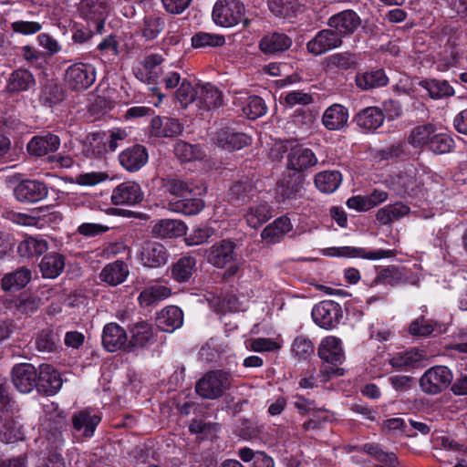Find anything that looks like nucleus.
Instances as JSON below:
<instances>
[{
	"label": "nucleus",
	"mask_w": 467,
	"mask_h": 467,
	"mask_svg": "<svg viewBox=\"0 0 467 467\" xmlns=\"http://www.w3.org/2000/svg\"><path fill=\"white\" fill-rule=\"evenodd\" d=\"M453 148L454 140L450 135L436 131L427 149L435 154H445L451 152Z\"/></svg>",
	"instance_id": "61"
},
{
	"label": "nucleus",
	"mask_w": 467,
	"mask_h": 467,
	"mask_svg": "<svg viewBox=\"0 0 467 467\" xmlns=\"http://www.w3.org/2000/svg\"><path fill=\"white\" fill-rule=\"evenodd\" d=\"M233 376L230 371L214 369L206 372L195 384L196 393L205 400H217L231 388Z\"/></svg>",
	"instance_id": "2"
},
{
	"label": "nucleus",
	"mask_w": 467,
	"mask_h": 467,
	"mask_svg": "<svg viewBox=\"0 0 467 467\" xmlns=\"http://www.w3.org/2000/svg\"><path fill=\"white\" fill-rule=\"evenodd\" d=\"M165 28L164 19L158 15H149L143 18L141 35L146 40L155 39Z\"/></svg>",
	"instance_id": "53"
},
{
	"label": "nucleus",
	"mask_w": 467,
	"mask_h": 467,
	"mask_svg": "<svg viewBox=\"0 0 467 467\" xmlns=\"http://www.w3.org/2000/svg\"><path fill=\"white\" fill-rule=\"evenodd\" d=\"M162 188L172 196L171 199L187 197L192 190L187 182L178 178L162 179Z\"/></svg>",
	"instance_id": "60"
},
{
	"label": "nucleus",
	"mask_w": 467,
	"mask_h": 467,
	"mask_svg": "<svg viewBox=\"0 0 467 467\" xmlns=\"http://www.w3.org/2000/svg\"><path fill=\"white\" fill-rule=\"evenodd\" d=\"M163 60L162 56L159 54H150L146 56L142 62L144 72L142 70H139L138 73H136V77L142 79L145 75L148 83L155 82L159 78L161 73V68L159 67Z\"/></svg>",
	"instance_id": "50"
},
{
	"label": "nucleus",
	"mask_w": 467,
	"mask_h": 467,
	"mask_svg": "<svg viewBox=\"0 0 467 467\" xmlns=\"http://www.w3.org/2000/svg\"><path fill=\"white\" fill-rule=\"evenodd\" d=\"M170 296V289L166 286H152L143 290L139 296V302L142 306H149Z\"/></svg>",
	"instance_id": "62"
},
{
	"label": "nucleus",
	"mask_w": 467,
	"mask_h": 467,
	"mask_svg": "<svg viewBox=\"0 0 467 467\" xmlns=\"http://www.w3.org/2000/svg\"><path fill=\"white\" fill-rule=\"evenodd\" d=\"M409 213L410 208L407 205L396 202L380 208L377 212L376 219L380 225H388L406 216Z\"/></svg>",
	"instance_id": "46"
},
{
	"label": "nucleus",
	"mask_w": 467,
	"mask_h": 467,
	"mask_svg": "<svg viewBox=\"0 0 467 467\" xmlns=\"http://www.w3.org/2000/svg\"><path fill=\"white\" fill-rule=\"evenodd\" d=\"M185 233L184 223L175 219H161L151 227V234L156 238H177Z\"/></svg>",
	"instance_id": "35"
},
{
	"label": "nucleus",
	"mask_w": 467,
	"mask_h": 467,
	"mask_svg": "<svg viewBox=\"0 0 467 467\" xmlns=\"http://www.w3.org/2000/svg\"><path fill=\"white\" fill-rule=\"evenodd\" d=\"M293 44L292 38L279 31L265 34L259 41L258 47L265 55L277 56L287 51Z\"/></svg>",
	"instance_id": "19"
},
{
	"label": "nucleus",
	"mask_w": 467,
	"mask_h": 467,
	"mask_svg": "<svg viewBox=\"0 0 467 467\" xmlns=\"http://www.w3.org/2000/svg\"><path fill=\"white\" fill-rule=\"evenodd\" d=\"M129 268L127 264L121 260L106 265L100 274L99 279L111 286L122 284L129 275Z\"/></svg>",
	"instance_id": "38"
},
{
	"label": "nucleus",
	"mask_w": 467,
	"mask_h": 467,
	"mask_svg": "<svg viewBox=\"0 0 467 467\" xmlns=\"http://www.w3.org/2000/svg\"><path fill=\"white\" fill-rule=\"evenodd\" d=\"M421 358L422 354L418 350H410L394 355L390 358L389 364L395 368H401L414 366V364L421 360Z\"/></svg>",
	"instance_id": "63"
},
{
	"label": "nucleus",
	"mask_w": 467,
	"mask_h": 467,
	"mask_svg": "<svg viewBox=\"0 0 467 467\" xmlns=\"http://www.w3.org/2000/svg\"><path fill=\"white\" fill-rule=\"evenodd\" d=\"M11 379L18 391L30 393L37 385V369L30 363L16 364L11 370Z\"/></svg>",
	"instance_id": "14"
},
{
	"label": "nucleus",
	"mask_w": 467,
	"mask_h": 467,
	"mask_svg": "<svg viewBox=\"0 0 467 467\" xmlns=\"http://www.w3.org/2000/svg\"><path fill=\"white\" fill-rule=\"evenodd\" d=\"M420 85L428 91L431 98L435 99L454 94L453 88L446 80L425 79L421 80Z\"/></svg>",
	"instance_id": "54"
},
{
	"label": "nucleus",
	"mask_w": 467,
	"mask_h": 467,
	"mask_svg": "<svg viewBox=\"0 0 467 467\" xmlns=\"http://www.w3.org/2000/svg\"><path fill=\"white\" fill-rule=\"evenodd\" d=\"M36 349L42 354L56 353L61 348L59 336L51 328H45L35 337Z\"/></svg>",
	"instance_id": "45"
},
{
	"label": "nucleus",
	"mask_w": 467,
	"mask_h": 467,
	"mask_svg": "<svg viewBox=\"0 0 467 467\" xmlns=\"http://www.w3.org/2000/svg\"><path fill=\"white\" fill-rule=\"evenodd\" d=\"M130 339L127 352H131L137 348H144L153 340L152 326L147 321L140 320L129 326Z\"/></svg>",
	"instance_id": "28"
},
{
	"label": "nucleus",
	"mask_w": 467,
	"mask_h": 467,
	"mask_svg": "<svg viewBox=\"0 0 467 467\" xmlns=\"http://www.w3.org/2000/svg\"><path fill=\"white\" fill-rule=\"evenodd\" d=\"M100 420V416L93 414L88 409L74 413L71 419L74 431L82 432V436L85 438H90L94 435Z\"/></svg>",
	"instance_id": "31"
},
{
	"label": "nucleus",
	"mask_w": 467,
	"mask_h": 467,
	"mask_svg": "<svg viewBox=\"0 0 467 467\" xmlns=\"http://www.w3.org/2000/svg\"><path fill=\"white\" fill-rule=\"evenodd\" d=\"M65 98L63 87L56 82H47L42 88L40 102L47 107L52 108L59 104Z\"/></svg>",
	"instance_id": "52"
},
{
	"label": "nucleus",
	"mask_w": 467,
	"mask_h": 467,
	"mask_svg": "<svg viewBox=\"0 0 467 467\" xmlns=\"http://www.w3.org/2000/svg\"><path fill=\"white\" fill-rule=\"evenodd\" d=\"M342 182V175L338 171H325L315 176L317 188L325 193L334 192Z\"/></svg>",
	"instance_id": "49"
},
{
	"label": "nucleus",
	"mask_w": 467,
	"mask_h": 467,
	"mask_svg": "<svg viewBox=\"0 0 467 467\" xmlns=\"http://www.w3.org/2000/svg\"><path fill=\"white\" fill-rule=\"evenodd\" d=\"M292 230L290 219L286 216H281L268 224L261 233L263 240L268 244H275L288 232Z\"/></svg>",
	"instance_id": "44"
},
{
	"label": "nucleus",
	"mask_w": 467,
	"mask_h": 467,
	"mask_svg": "<svg viewBox=\"0 0 467 467\" xmlns=\"http://www.w3.org/2000/svg\"><path fill=\"white\" fill-rule=\"evenodd\" d=\"M32 278L29 268L22 266L15 271L6 273L1 279V287L5 292L18 291L26 286Z\"/></svg>",
	"instance_id": "36"
},
{
	"label": "nucleus",
	"mask_w": 467,
	"mask_h": 467,
	"mask_svg": "<svg viewBox=\"0 0 467 467\" xmlns=\"http://www.w3.org/2000/svg\"><path fill=\"white\" fill-rule=\"evenodd\" d=\"M295 176L296 178L294 179L293 176L288 175L277 182L276 197L279 201L284 202L294 197L298 192L303 178L301 175Z\"/></svg>",
	"instance_id": "51"
},
{
	"label": "nucleus",
	"mask_w": 467,
	"mask_h": 467,
	"mask_svg": "<svg viewBox=\"0 0 467 467\" xmlns=\"http://www.w3.org/2000/svg\"><path fill=\"white\" fill-rule=\"evenodd\" d=\"M197 273V260L191 255L179 258L172 264L171 269V278L179 283H191Z\"/></svg>",
	"instance_id": "33"
},
{
	"label": "nucleus",
	"mask_w": 467,
	"mask_h": 467,
	"mask_svg": "<svg viewBox=\"0 0 467 467\" xmlns=\"http://www.w3.org/2000/svg\"><path fill=\"white\" fill-rule=\"evenodd\" d=\"M170 257L168 249L161 243L148 242L140 252L142 265L149 268H158L167 264Z\"/></svg>",
	"instance_id": "23"
},
{
	"label": "nucleus",
	"mask_w": 467,
	"mask_h": 467,
	"mask_svg": "<svg viewBox=\"0 0 467 467\" xmlns=\"http://www.w3.org/2000/svg\"><path fill=\"white\" fill-rule=\"evenodd\" d=\"M317 162L318 160L311 149L295 144L286 155L285 167L302 176V173L315 167Z\"/></svg>",
	"instance_id": "11"
},
{
	"label": "nucleus",
	"mask_w": 467,
	"mask_h": 467,
	"mask_svg": "<svg viewBox=\"0 0 467 467\" xmlns=\"http://www.w3.org/2000/svg\"><path fill=\"white\" fill-rule=\"evenodd\" d=\"M60 147V138L51 132L34 136L26 145L29 155L43 157L56 152Z\"/></svg>",
	"instance_id": "21"
},
{
	"label": "nucleus",
	"mask_w": 467,
	"mask_h": 467,
	"mask_svg": "<svg viewBox=\"0 0 467 467\" xmlns=\"http://www.w3.org/2000/svg\"><path fill=\"white\" fill-rule=\"evenodd\" d=\"M37 391L45 396H53L62 387V379L59 372L49 364H42L37 371Z\"/></svg>",
	"instance_id": "17"
},
{
	"label": "nucleus",
	"mask_w": 467,
	"mask_h": 467,
	"mask_svg": "<svg viewBox=\"0 0 467 467\" xmlns=\"http://www.w3.org/2000/svg\"><path fill=\"white\" fill-rule=\"evenodd\" d=\"M327 63L329 67L346 71L357 67L358 57L357 55L352 52H339L327 57Z\"/></svg>",
	"instance_id": "56"
},
{
	"label": "nucleus",
	"mask_w": 467,
	"mask_h": 467,
	"mask_svg": "<svg viewBox=\"0 0 467 467\" xmlns=\"http://www.w3.org/2000/svg\"><path fill=\"white\" fill-rule=\"evenodd\" d=\"M168 207L174 213H180L185 215H195L204 207L202 199L197 196V193L191 190V194L180 199H171Z\"/></svg>",
	"instance_id": "34"
},
{
	"label": "nucleus",
	"mask_w": 467,
	"mask_h": 467,
	"mask_svg": "<svg viewBox=\"0 0 467 467\" xmlns=\"http://www.w3.org/2000/svg\"><path fill=\"white\" fill-rule=\"evenodd\" d=\"M343 45L337 35L331 27L319 30L315 36L306 43V50L313 56H321L328 51L337 49Z\"/></svg>",
	"instance_id": "13"
},
{
	"label": "nucleus",
	"mask_w": 467,
	"mask_h": 467,
	"mask_svg": "<svg viewBox=\"0 0 467 467\" xmlns=\"http://www.w3.org/2000/svg\"><path fill=\"white\" fill-rule=\"evenodd\" d=\"M453 374L446 366H434L427 369L420 379L421 390L435 395L445 390L452 382Z\"/></svg>",
	"instance_id": "6"
},
{
	"label": "nucleus",
	"mask_w": 467,
	"mask_h": 467,
	"mask_svg": "<svg viewBox=\"0 0 467 467\" xmlns=\"http://www.w3.org/2000/svg\"><path fill=\"white\" fill-rule=\"evenodd\" d=\"M196 104L200 109L212 110L223 105V94L211 83L197 85Z\"/></svg>",
	"instance_id": "26"
},
{
	"label": "nucleus",
	"mask_w": 467,
	"mask_h": 467,
	"mask_svg": "<svg viewBox=\"0 0 467 467\" xmlns=\"http://www.w3.org/2000/svg\"><path fill=\"white\" fill-rule=\"evenodd\" d=\"M96 80V69L93 65L75 63L65 73V81L69 88L76 91L88 89Z\"/></svg>",
	"instance_id": "7"
},
{
	"label": "nucleus",
	"mask_w": 467,
	"mask_h": 467,
	"mask_svg": "<svg viewBox=\"0 0 467 467\" xmlns=\"http://www.w3.org/2000/svg\"><path fill=\"white\" fill-rule=\"evenodd\" d=\"M48 195L47 184L36 179L20 181L14 188V196L21 203H36Z\"/></svg>",
	"instance_id": "9"
},
{
	"label": "nucleus",
	"mask_w": 467,
	"mask_h": 467,
	"mask_svg": "<svg viewBox=\"0 0 467 467\" xmlns=\"http://www.w3.org/2000/svg\"><path fill=\"white\" fill-rule=\"evenodd\" d=\"M236 244L231 240H222L214 244L209 250L208 262L217 268L228 266L225 275L233 276L238 271L236 265Z\"/></svg>",
	"instance_id": "5"
},
{
	"label": "nucleus",
	"mask_w": 467,
	"mask_h": 467,
	"mask_svg": "<svg viewBox=\"0 0 467 467\" xmlns=\"http://www.w3.org/2000/svg\"><path fill=\"white\" fill-rule=\"evenodd\" d=\"M266 105L264 99L258 96H251L248 98L246 105L243 108L244 113L250 119H255L266 113Z\"/></svg>",
	"instance_id": "64"
},
{
	"label": "nucleus",
	"mask_w": 467,
	"mask_h": 467,
	"mask_svg": "<svg viewBox=\"0 0 467 467\" xmlns=\"http://www.w3.org/2000/svg\"><path fill=\"white\" fill-rule=\"evenodd\" d=\"M216 144L226 150L234 151L241 150L252 143V138L231 127H225L217 131Z\"/></svg>",
	"instance_id": "20"
},
{
	"label": "nucleus",
	"mask_w": 467,
	"mask_h": 467,
	"mask_svg": "<svg viewBox=\"0 0 467 467\" xmlns=\"http://www.w3.org/2000/svg\"><path fill=\"white\" fill-rule=\"evenodd\" d=\"M47 249V240L33 236L26 237L17 246L19 255L26 258L39 256L46 253Z\"/></svg>",
	"instance_id": "47"
},
{
	"label": "nucleus",
	"mask_w": 467,
	"mask_h": 467,
	"mask_svg": "<svg viewBox=\"0 0 467 467\" xmlns=\"http://www.w3.org/2000/svg\"><path fill=\"white\" fill-rule=\"evenodd\" d=\"M41 305V298L34 294L21 293L15 300L16 310L26 316H31L37 311Z\"/></svg>",
	"instance_id": "55"
},
{
	"label": "nucleus",
	"mask_w": 467,
	"mask_h": 467,
	"mask_svg": "<svg viewBox=\"0 0 467 467\" xmlns=\"http://www.w3.org/2000/svg\"><path fill=\"white\" fill-rule=\"evenodd\" d=\"M273 209L265 201H259L251 207L244 214L247 224L254 229L262 226L272 216Z\"/></svg>",
	"instance_id": "42"
},
{
	"label": "nucleus",
	"mask_w": 467,
	"mask_h": 467,
	"mask_svg": "<svg viewBox=\"0 0 467 467\" xmlns=\"http://www.w3.org/2000/svg\"><path fill=\"white\" fill-rule=\"evenodd\" d=\"M348 119V110L342 105L333 104L323 114L322 122L329 130H339L344 128Z\"/></svg>",
	"instance_id": "39"
},
{
	"label": "nucleus",
	"mask_w": 467,
	"mask_h": 467,
	"mask_svg": "<svg viewBox=\"0 0 467 467\" xmlns=\"http://www.w3.org/2000/svg\"><path fill=\"white\" fill-rule=\"evenodd\" d=\"M144 199L140 185L133 181L121 182L114 188L111 202L115 205H135Z\"/></svg>",
	"instance_id": "16"
},
{
	"label": "nucleus",
	"mask_w": 467,
	"mask_h": 467,
	"mask_svg": "<svg viewBox=\"0 0 467 467\" xmlns=\"http://www.w3.org/2000/svg\"><path fill=\"white\" fill-rule=\"evenodd\" d=\"M183 324V312L176 306H168L157 313L156 326L164 332L171 333Z\"/></svg>",
	"instance_id": "30"
},
{
	"label": "nucleus",
	"mask_w": 467,
	"mask_h": 467,
	"mask_svg": "<svg viewBox=\"0 0 467 467\" xmlns=\"http://www.w3.org/2000/svg\"><path fill=\"white\" fill-rule=\"evenodd\" d=\"M18 411L0 414V441L14 443L24 439L23 426Z\"/></svg>",
	"instance_id": "22"
},
{
	"label": "nucleus",
	"mask_w": 467,
	"mask_h": 467,
	"mask_svg": "<svg viewBox=\"0 0 467 467\" xmlns=\"http://www.w3.org/2000/svg\"><path fill=\"white\" fill-rule=\"evenodd\" d=\"M355 83L361 90H369L385 87L389 78L382 68L358 72L355 77Z\"/></svg>",
	"instance_id": "37"
},
{
	"label": "nucleus",
	"mask_w": 467,
	"mask_h": 467,
	"mask_svg": "<svg viewBox=\"0 0 467 467\" xmlns=\"http://www.w3.org/2000/svg\"><path fill=\"white\" fill-rule=\"evenodd\" d=\"M245 7L239 0H218L213 9V22L223 27H232L243 22L246 27L249 20L244 18Z\"/></svg>",
	"instance_id": "4"
},
{
	"label": "nucleus",
	"mask_w": 467,
	"mask_h": 467,
	"mask_svg": "<svg viewBox=\"0 0 467 467\" xmlns=\"http://www.w3.org/2000/svg\"><path fill=\"white\" fill-rule=\"evenodd\" d=\"M314 322L324 329H333L343 317L342 307L332 300H324L317 304L312 309Z\"/></svg>",
	"instance_id": "10"
},
{
	"label": "nucleus",
	"mask_w": 467,
	"mask_h": 467,
	"mask_svg": "<svg viewBox=\"0 0 467 467\" xmlns=\"http://www.w3.org/2000/svg\"><path fill=\"white\" fill-rule=\"evenodd\" d=\"M270 12L276 17L291 19L303 12L299 0H267Z\"/></svg>",
	"instance_id": "40"
},
{
	"label": "nucleus",
	"mask_w": 467,
	"mask_h": 467,
	"mask_svg": "<svg viewBox=\"0 0 467 467\" xmlns=\"http://www.w3.org/2000/svg\"><path fill=\"white\" fill-rule=\"evenodd\" d=\"M361 18L352 9H346L328 17L327 26L331 27L337 36L343 40L353 36L361 26Z\"/></svg>",
	"instance_id": "8"
},
{
	"label": "nucleus",
	"mask_w": 467,
	"mask_h": 467,
	"mask_svg": "<svg viewBox=\"0 0 467 467\" xmlns=\"http://www.w3.org/2000/svg\"><path fill=\"white\" fill-rule=\"evenodd\" d=\"M385 119L383 110L379 107H367L354 117L357 125L365 131L374 132L382 126Z\"/></svg>",
	"instance_id": "29"
},
{
	"label": "nucleus",
	"mask_w": 467,
	"mask_h": 467,
	"mask_svg": "<svg viewBox=\"0 0 467 467\" xmlns=\"http://www.w3.org/2000/svg\"><path fill=\"white\" fill-rule=\"evenodd\" d=\"M47 408L51 410H46L47 421L44 427L43 449L60 451L65 445L63 431L67 428L66 415L54 403Z\"/></svg>",
	"instance_id": "3"
},
{
	"label": "nucleus",
	"mask_w": 467,
	"mask_h": 467,
	"mask_svg": "<svg viewBox=\"0 0 467 467\" xmlns=\"http://www.w3.org/2000/svg\"><path fill=\"white\" fill-rule=\"evenodd\" d=\"M406 278L401 269L390 265L384 269H382L377 277L374 280V283H382L384 285H389L391 286H395L405 283Z\"/></svg>",
	"instance_id": "59"
},
{
	"label": "nucleus",
	"mask_w": 467,
	"mask_h": 467,
	"mask_svg": "<svg viewBox=\"0 0 467 467\" xmlns=\"http://www.w3.org/2000/svg\"><path fill=\"white\" fill-rule=\"evenodd\" d=\"M326 254L338 257H361L368 260H378L392 256L393 252L391 250L382 249L367 251L364 248L343 246L328 248Z\"/></svg>",
	"instance_id": "27"
},
{
	"label": "nucleus",
	"mask_w": 467,
	"mask_h": 467,
	"mask_svg": "<svg viewBox=\"0 0 467 467\" xmlns=\"http://www.w3.org/2000/svg\"><path fill=\"white\" fill-rule=\"evenodd\" d=\"M66 257L59 253H49L43 256L39 268L44 278L54 279L60 275L65 268Z\"/></svg>",
	"instance_id": "41"
},
{
	"label": "nucleus",
	"mask_w": 467,
	"mask_h": 467,
	"mask_svg": "<svg viewBox=\"0 0 467 467\" xmlns=\"http://www.w3.org/2000/svg\"><path fill=\"white\" fill-rule=\"evenodd\" d=\"M191 40L194 48L218 47L225 44L224 36L203 31L195 33Z\"/></svg>",
	"instance_id": "57"
},
{
	"label": "nucleus",
	"mask_w": 467,
	"mask_h": 467,
	"mask_svg": "<svg viewBox=\"0 0 467 467\" xmlns=\"http://www.w3.org/2000/svg\"><path fill=\"white\" fill-rule=\"evenodd\" d=\"M36 467H67L66 461L59 450L42 449L36 462Z\"/></svg>",
	"instance_id": "58"
},
{
	"label": "nucleus",
	"mask_w": 467,
	"mask_h": 467,
	"mask_svg": "<svg viewBox=\"0 0 467 467\" xmlns=\"http://www.w3.org/2000/svg\"><path fill=\"white\" fill-rule=\"evenodd\" d=\"M35 84V78L29 70L18 68L9 75L6 89L11 93H18L28 90Z\"/></svg>",
	"instance_id": "43"
},
{
	"label": "nucleus",
	"mask_w": 467,
	"mask_h": 467,
	"mask_svg": "<svg viewBox=\"0 0 467 467\" xmlns=\"http://www.w3.org/2000/svg\"><path fill=\"white\" fill-rule=\"evenodd\" d=\"M127 132L122 130L112 131L107 140H104V134L92 133L87 137L89 143L88 151H91L94 157H101L108 151H115L119 146V142L125 140Z\"/></svg>",
	"instance_id": "12"
},
{
	"label": "nucleus",
	"mask_w": 467,
	"mask_h": 467,
	"mask_svg": "<svg viewBox=\"0 0 467 467\" xmlns=\"http://www.w3.org/2000/svg\"><path fill=\"white\" fill-rule=\"evenodd\" d=\"M102 346L108 352L123 349L127 351L129 341L125 329L111 322L104 326L101 335Z\"/></svg>",
	"instance_id": "18"
},
{
	"label": "nucleus",
	"mask_w": 467,
	"mask_h": 467,
	"mask_svg": "<svg viewBox=\"0 0 467 467\" xmlns=\"http://www.w3.org/2000/svg\"><path fill=\"white\" fill-rule=\"evenodd\" d=\"M256 194V188L248 177L234 182L229 189L228 198L234 205H243Z\"/></svg>",
	"instance_id": "32"
},
{
	"label": "nucleus",
	"mask_w": 467,
	"mask_h": 467,
	"mask_svg": "<svg viewBox=\"0 0 467 467\" xmlns=\"http://www.w3.org/2000/svg\"><path fill=\"white\" fill-rule=\"evenodd\" d=\"M447 331L446 324L428 318L421 315L415 318L409 327V333L413 337H437Z\"/></svg>",
	"instance_id": "24"
},
{
	"label": "nucleus",
	"mask_w": 467,
	"mask_h": 467,
	"mask_svg": "<svg viewBox=\"0 0 467 467\" xmlns=\"http://www.w3.org/2000/svg\"><path fill=\"white\" fill-rule=\"evenodd\" d=\"M80 10L88 23L92 24L95 31L101 34L109 11L108 0H82Z\"/></svg>",
	"instance_id": "15"
},
{
	"label": "nucleus",
	"mask_w": 467,
	"mask_h": 467,
	"mask_svg": "<svg viewBox=\"0 0 467 467\" xmlns=\"http://www.w3.org/2000/svg\"><path fill=\"white\" fill-rule=\"evenodd\" d=\"M317 356L323 361L320 374L326 377L325 380L345 374V369L340 368L345 361L340 338L333 336L324 337L317 348Z\"/></svg>",
	"instance_id": "1"
},
{
	"label": "nucleus",
	"mask_w": 467,
	"mask_h": 467,
	"mask_svg": "<svg viewBox=\"0 0 467 467\" xmlns=\"http://www.w3.org/2000/svg\"><path fill=\"white\" fill-rule=\"evenodd\" d=\"M148 150L140 144L124 150L119 156L120 165L130 172L140 170L148 161Z\"/></svg>",
	"instance_id": "25"
},
{
	"label": "nucleus",
	"mask_w": 467,
	"mask_h": 467,
	"mask_svg": "<svg viewBox=\"0 0 467 467\" xmlns=\"http://www.w3.org/2000/svg\"><path fill=\"white\" fill-rule=\"evenodd\" d=\"M436 131L435 126L431 123L416 126L411 130L408 142L415 148H428Z\"/></svg>",
	"instance_id": "48"
}]
</instances>
